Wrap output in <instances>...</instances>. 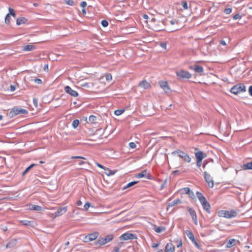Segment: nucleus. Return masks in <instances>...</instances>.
I'll list each match as a JSON object with an SVG mask.
<instances>
[{
  "label": "nucleus",
  "instance_id": "1",
  "mask_svg": "<svg viewBox=\"0 0 252 252\" xmlns=\"http://www.w3.org/2000/svg\"><path fill=\"white\" fill-rule=\"evenodd\" d=\"M196 195L201 204L203 209L208 213H211V206L209 202L207 201L205 197L200 192L197 191L196 192Z\"/></svg>",
  "mask_w": 252,
  "mask_h": 252
},
{
  "label": "nucleus",
  "instance_id": "2",
  "mask_svg": "<svg viewBox=\"0 0 252 252\" xmlns=\"http://www.w3.org/2000/svg\"><path fill=\"white\" fill-rule=\"evenodd\" d=\"M173 156L177 155L180 158L183 159L185 162L189 163L191 161V158L189 155L184 151L179 149H177L171 153Z\"/></svg>",
  "mask_w": 252,
  "mask_h": 252
},
{
  "label": "nucleus",
  "instance_id": "3",
  "mask_svg": "<svg viewBox=\"0 0 252 252\" xmlns=\"http://www.w3.org/2000/svg\"><path fill=\"white\" fill-rule=\"evenodd\" d=\"M176 74L178 79L180 80L183 81L186 79H189L191 77L190 73L183 69H180L176 71Z\"/></svg>",
  "mask_w": 252,
  "mask_h": 252
},
{
  "label": "nucleus",
  "instance_id": "4",
  "mask_svg": "<svg viewBox=\"0 0 252 252\" xmlns=\"http://www.w3.org/2000/svg\"><path fill=\"white\" fill-rule=\"evenodd\" d=\"M114 239V236L112 234H109L107 236L100 238L98 240L95 242V245L102 246L106 244L107 243L112 241Z\"/></svg>",
  "mask_w": 252,
  "mask_h": 252
},
{
  "label": "nucleus",
  "instance_id": "5",
  "mask_svg": "<svg viewBox=\"0 0 252 252\" xmlns=\"http://www.w3.org/2000/svg\"><path fill=\"white\" fill-rule=\"evenodd\" d=\"M246 92V87L243 84H238L234 85L230 90V92L237 94L240 92Z\"/></svg>",
  "mask_w": 252,
  "mask_h": 252
},
{
  "label": "nucleus",
  "instance_id": "6",
  "mask_svg": "<svg viewBox=\"0 0 252 252\" xmlns=\"http://www.w3.org/2000/svg\"><path fill=\"white\" fill-rule=\"evenodd\" d=\"M220 216L227 219L234 218L237 216V212L234 210L225 211L222 210L220 213Z\"/></svg>",
  "mask_w": 252,
  "mask_h": 252
},
{
  "label": "nucleus",
  "instance_id": "7",
  "mask_svg": "<svg viewBox=\"0 0 252 252\" xmlns=\"http://www.w3.org/2000/svg\"><path fill=\"white\" fill-rule=\"evenodd\" d=\"M120 239L121 240H133L137 239V236L135 234L131 233H125L122 234L120 237Z\"/></svg>",
  "mask_w": 252,
  "mask_h": 252
},
{
  "label": "nucleus",
  "instance_id": "8",
  "mask_svg": "<svg viewBox=\"0 0 252 252\" xmlns=\"http://www.w3.org/2000/svg\"><path fill=\"white\" fill-rule=\"evenodd\" d=\"M185 233L186 234V235H187L188 238L191 240L192 243L195 245V246L196 248H199V245L198 244L197 241L195 239V238H194L193 233L191 231H190V230H187L185 231Z\"/></svg>",
  "mask_w": 252,
  "mask_h": 252
},
{
  "label": "nucleus",
  "instance_id": "9",
  "mask_svg": "<svg viewBox=\"0 0 252 252\" xmlns=\"http://www.w3.org/2000/svg\"><path fill=\"white\" fill-rule=\"evenodd\" d=\"M67 207H59L58 208L57 211L52 214L53 218H56L62 216L67 211Z\"/></svg>",
  "mask_w": 252,
  "mask_h": 252
},
{
  "label": "nucleus",
  "instance_id": "10",
  "mask_svg": "<svg viewBox=\"0 0 252 252\" xmlns=\"http://www.w3.org/2000/svg\"><path fill=\"white\" fill-rule=\"evenodd\" d=\"M188 211L189 213L191 216L192 220L195 225H197V217L195 211L190 207L188 208Z\"/></svg>",
  "mask_w": 252,
  "mask_h": 252
},
{
  "label": "nucleus",
  "instance_id": "11",
  "mask_svg": "<svg viewBox=\"0 0 252 252\" xmlns=\"http://www.w3.org/2000/svg\"><path fill=\"white\" fill-rule=\"evenodd\" d=\"M64 89L66 93L70 94L72 96L77 97L78 95V93L76 91L72 90L68 86H66Z\"/></svg>",
  "mask_w": 252,
  "mask_h": 252
},
{
  "label": "nucleus",
  "instance_id": "12",
  "mask_svg": "<svg viewBox=\"0 0 252 252\" xmlns=\"http://www.w3.org/2000/svg\"><path fill=\"white\" fill-rule=\"evenodd\" d=\"M159 84L160 87L163 89L166 94H168L170 92V89L167 82L161 81L159 82Z\"/></svg>",
  "mask_w": 252,
  "mask_h": 252
},
{
  "label": "nucleus",
  "instance_id": "13",
  "mask_svg": "<svg viewBox=\"0 0 252 252\" xmlns=\"http://www.w3.org/2000/svg\"><path fill=\"white\" fill-rule=\"evenodd\" d=\"M136 178H143L142 181L145 182L146 180H153L154 177L152 174H136Z\"/></svg>",
  "mask_w": 252,
  "mask_h": 252
},
{
  "label": "nucleus",
  "instance_id": "14",
  "mask_svg": "<svg viewBox=\"0 0 252 252\" xmlns=\"http://www.w3.org/2000/svg\"><path fill=\"white\" fill-rule=\"evenodd\" d=\"M95 163L97 166L103 169L104 170L105 173H107V172H108V173H116L117 172V170H111L110 168L106 167L99 163L95 162Z\"/></svg>",
  "mask_w": 252,
  "mask_h": 252
},
{
  "label": "nucleus",
  "instance_id": "15",
  "mask_svg": "<svg viewBox=\"0 0 252 252\" xmlns=\"http://www.w3.org/2000/svg\"><path fill=\"white\" fill-rule=\"evenodd\" d=\"M204 178L208 186L211 188H213L214 185V181L210 174H204Z\"/></svg>",
  "mask_w": 252,
  "mask_h": 252
},
{
  "label": "nucleus",
  "instance_id": "16",
  "mask_svg": "<svg viewBox=\"0 0 252 252\" xmlns=\"http://www.w3.org/2000/svg\"><path fill=\"white\" fill-rule=\"evenodd\" d=\"M195 156L196 158V160H198L199 162L200 160H202L204 158L206 157L207 155L206 154L203 153L202 152L198 151L195 153Z\"/></svg>",
  "mask_w": 252,
  "mask_h": 252
},
{
  "label": "nucleus",
  "instance_id": "17",
  "mask_svg": "<svg viewBox=\"0 0 252 252\" xmlns=\"http://www.w3.org/2000/svg\"><path fill=\"white\" fill-rule=\"evenodd\" d=\"M241 169L239 170H236V172H238V171H240L241 170H252V161L244 163V164L241 165L240 166Z\"/></svg>",
  "mask_w": 252,
  "mask_h": 252
},
{
  "label": "nucleus",
  "instance_id": "18",
  "mask_svg": "<svg viewBox=\"0 0 252 252\" xmlns=\"http://www.w3.org/2000/svg\"><path fill=\"white\" fill-rule=\"evenodd\" d=\"M189 68L194 70L196 73H201L203 72L204 70V68L202 66L197 64L190 66Z\"/></svg>",
  "mask_w": 252,
  "mask_h": 252
},
{
  "label": "nucleus",
  "instance_id": "19",
  "mask_svg": "<svg viewBox=\"0 0 252 252\" xmlns=\"http://www.w3.org/2000/svg\"><path fill=\"white\" fill-rule=\"evenodd\" d=\"M18 114H19V108L16 107L13 108L8 113V115L10 118H12Z\"/></svg>",
  "mask_w": 252,
  "mask_h": 252
},
{
  "label": "nucleus",
  "instance_id": "20",
  "mask_svg": "<svg viewBox=\"0 0 252 252\" xmlns=\"http://www.w3.org/2000/svg\"><path fill=\"white\" fill-rule=\"evenodd\" d=\"M175 247L172 243H167L165 246V252H174Z\"/></svg>",
  "mask_w": 252,
  "mask_h": 252
},
{
  "label": "nucleus",
  "instance_id": "21",
  "mask_svg": "<svg viewBox=\"0 0 252 252\" xmlns=\"http://www.w3.org/2000/svg\"><path fill=\"white\" fill-rule=\"evenodd\" d=\"M171 200V198H169L168 200V206L169 207H173L174 206L177 205V204H178L179 203H181L182 201L181 199H175V200H174L173 201L171 202H169Z\"/></svg>",
  "mask_w": 252,
  "mask_h": 252
},
{
  "label": "nucleus",
  "instance_id": "22",
  "mask_svg": "<svg viewBox=\"0 0 252 252\" xmlns=\"http://www.w3.org/2000/svg\"><path fill=\"white\" fill-rule=\"evenodd\" d=\"M36 47L32 44L26 45L23 47V50L24 51H31L34 50Z\"/></svg>",
  "mask_w": 252,
  "mask_h": 252
},
{
  "label": "nucleus",
  "instance_id": "23",
  "mask_svg": "<svg viewBox=\"0 0 252 252\" xmlns=\"http://www.w3.org/2000/svg\"><path fill=\"white\" fill-rule=\"evenodd\" d=\"M237 241H238L235 239L229 240L226 243V248H230L234 246H235L236 245Z\"/></svg>",
  "mask_w": 252,
  "mask_h": 252
},
{
  "label": "nucleus",
  "instance_id": "24",
  "mask_svg": "<svg viewBox=\"0 0 252 252\" xmlns=\"http://www.w3.org/2000/svg\"><path fill=\"white\" fill-rule=\"evenodd\" d=\"M150 84L147 82L145 80H143L139 84V86L144 89H148L150 87Z\"/></svg>",
  "mask_w": 252,
  "mask_h": 252
},
{
  "label": "nucleus",
  "instance_id": "25",
  "mask_svg": "<svg viewBox=\"0 0 252 252\" xmlns=\"http://www.w3.org/2000/svg\"><path fill=\"white\" fill-rule=\"evenodd\" d=\"M88 235L91 241H92L95 240L98 237L99 233L98 232H94L88 234Z\"/></svg>",
  "mask_w": 252,
  "mask_h": 252
},
{
  "label": "nucleus",
  "instance_id": "26",
  "mask_svg": "<svg viewBox=\"0 0 252 252\" xmlns=\"http://www.w3.org/2000/svg\"><path fill=\"white\" fill-rule=\"evenodd\" d=\"M27 22V19L25 17L18 18L16 20V24L20 25L22 24H25Z\"/></svg>",
  "mask_w": 252,
  "mask_h": 252
},
{
  "label": "nucleus",
  "instance_id": "27",
  "mask_svg": "<svg viewBox=\"0 0 252 252\" xmlns=\"http://www.w3.org/2000/svg\"><path fill=\"white\" fill-rule=\"evenodd\" d=\"M139 182V181H132V182H129L126 186H125L122 188V190H125L126 189H128V188L135 185V184H136L137 183H138Z\"/></svg>",
  "mask_w": 252,
  "mask_h": 252
},
{
  "label": "nucleus",
  "instance_id": "28",
  "mask_svg": "<svg viewBox=\"0 0 252 252\" xmlns=\"http://www.w3.org/2000/svg\"><path fill=\"white\" fill-rule=\"evenodd\" d=\"M154 229L157 233H161L164 231L165 228L163 226H157V225H155Z\"/></svg>",
  "mask_w": 252,
  "mask_h": 252
},
{
  "label": "nucleus",
  "instance_id": "29",
  "mask_svg": "<svg viewBox=\"0 0 252 252\" xmlns=\"http://www.w3.org/2000/svg\"><path fill=\"white\" fill-rule=\"evenodd\" d=\"M30 208L32 210H35L37 211H42L43 210V208L42 207L36 205H32Z\"/></svg>",
  "mask_w": 252,
  "mask_h": 252
},
{
  "label": "nucleus",
  "instance_id": "30",
  "mask_svg": "<svg viewBox=\"0 0 252 252\" xmlns=\"http://www.w3.org/2000/svg\"><path fill=\"white\" fill-rule=\"evenodd\" d=\"M113 175V174H105L104 176L103 174H101L104 180L108 183H111V182L109 181V178Z\"/></svg>",
  "mask_w": 252,
  "mask_h": 252
},
{
  "label": "nucleus",
  "instance_id": "31",
  "mask_svg": "<svg viewBox=\"0 0 252 252\" xmlns=\"http://www.w3.org/2000/svg\"><path fill=\"white\" fill-rule=\"evenodd\" d=\"M181 194H188L190 191V189L188 187H186L180 190Z\"/></svg>",
  "mask_w": 252,
  "mask_h": 252
},
{
  "label": "nucleus",
  "instance_id": "32",
  "mask_svg": "<svg viewBox=\"0 0 252 252\" xmlns=\"http://www.w3.org/2000/svg\"><path fill=\"white\" fill-rule=\"evenodd\" d=\"M37 165V164H31L30 166H29L28 167H27L23 172L22 173H27L29 170L30 169H31L33 167Z\"/></svg>",
  "mask_w": 252,
  "mask_h": 252
},
{
  "label": "nucleus",
  "instance_id": "33",
  "mask_svg": "<svg viewBox=\"0 0 252 252\" xmlns=\"http://www.w3.org/2000/svg\"><path fill=\"white\" fill-rule=\"evenodd\" d=\"M79 124V121L77 119L74 120L72 123V126L74 128H76L78 127Z\"/></svg>",
  "mask_w": 252,
  "mask_h": 252
},
{
  "label": "nucleus",
  "instance_id": "34",
  "mask_svg": "<svg viewBox=\"0 0 252 252\" xmlns=\"http://www.w3.org/2000/svg\"><path fill=\"white\" fill-rule=\"evenodd\" d=\"M10 14H7L6 15V16H5V23L7 24V25H9L10 23Z\"/></svg>",
  "mask_w": 252,
  "mask_h": 252
},
{
  "label": "nucleus",
  "instance_id": "35",
  "mask_svg": "<svg viewBox=\"0 0 252 252\" xmlns=\"http://www.w3.org/2000/svg\"><path fill=\"white\" fill-rule=\"evenodd\" d=\"M124 109H117L114 111V114L117 116H119L124 112Z\"/></svg>",
  "mask_w": 252,
  "mask_h": 252
},
{
  "label": "nucleus",
  "instance_id": "36",
  "mask_svg": "<svg viewBox=\"0 0 252 252\" xmlns=\"http://www.w3.org/2000/svg\"><path fill=\"white\" fill-rule=\"evenodd\" d=\"M96 120V117L94 115H91L89 118V122L93 123Z\"/></svg>",
  "mask_w": 252,
  "mask_h": 252
},
{
  "label": "nucleus",
  "instance_id": "37",
  "mask_svg": "<svg viewBox=\"0 0 252 252\" xmlns=\"http://www.w3.org/2000/svg\"><path fill=\"white\" fill-rule=\"evenodd\" d=\"M8 10L9 12V13L8 14H10V16L11 15L13 17H16V14L15 13L14 9L12 8L9 7Z\"/></svg>",
  "mask_w": 252,
  "mask_h": 252
},
{
  "label": "nucleus",
  "instance_id": "38",
  "mask_svg": "<svg viewBox=\"0 0 252 252\" xmlns=\"http://www.w3.org/2000/svg\"><path fill=\"white\" fill-rule=\"evenodd\" d=\"M105 77L106 80L107 81H110L112 79V77L110 73L105 74Z\"/></svg>",
  "mask_w": 252,
  "mask_h": 252
},
{
  "label": "nucleus",
  "instance_id": "39",
  "mask_svg": "<svg viewBox=\"0 0 252 252\" xmlns=\"http://www.w3.org/2000/svg\"><path fill=\"white\" fill-rule=\"evenodd\" d=\"M28 113V112L27 110H26L25 109H22V108H19V114H21L25 115V114H27Z\"/></svg>",
  "mask_w": 252,
  "mask_h": 252
},
{
  "label": "nucleus",
  "instance_id": "40",
  "mask_svg": "<svg viewBox=\"0 0 252 252\" xmlns=\"http://www.w3.org/2000/svg\"><path fill=\"white\" fill-rule=\"evenodd\" d=\"M181 4L184 9H187L188 8V3L186 1H182Z\"/></svg>",
  "mask_w": 252,
  "mask_h": 252
},
{
  "label": "nucleus",
  "instance_id": "41",
  "mask_svg": "<svg viewBox=\"0 0 252 252\" xmlns=\"http://www.w3.org/2000/svg\"><path fill=\"white\" fill-rule=\"evenodd\" d=\"M101 25L103 27H106L108 26V22L107 20H103L101 22Z\"/></svg>",
  "mask_w": 252,
  "mask_h": 252
},
{
  "label": "nucleus",
  "instance_id": "42",
  "mask_svg": "<svg viewBox=\"0 0 252 252\" xmlns=\"http://www.w3.org/2000/svg\"><path fill=\"white\" fill-rule=\"evenodd\" d=\"M91 206V203L89 202H87L85 205H84V210L87 211L88 210L89 208Z\"/></svg>",
  "mask_w": 252,
  "mask_h": 252
},
{
  "label": "nucleus",
  "instance_id": "43",
  "mask_svg": "<svg viewBox=\"0 0 252 252\" xmlns=\"http://www.w3.org/2000/svg\"><path fill=\"white\" fill-rule=\"evenodd\" d=\"M232 12L231 8H226L224 9V12L226 14H229Z\"/></svg>",
  "mask_w": 252,
  "mask_h": 252
},
{
  "label": "nucleus",
  "instance_id": "44",
  "mask_svg": "<svg viewBox=\"0 0 252 252\" xmlns=\"http://www.w3.org/2000/svg\"><path fill=\"white\" fill-rule=\"evenodd\" d=\"M24 225H30L31 224L32 222L31 221H29L27 220H24L22 221Z\"/></svg>",
  "mask_w": 252,
  "mask_h": 252
},
{
  "label": "nucleus",
  "instance_id": "45",
  "mask_svg": "<svg viewBox=\"0 0 252 252\" xmlns=\"http://www.w3.org/2000/svg\"><path fill=\"white\" fill-rule=\"evenodd\" d=\"M65 3L69 5H73L74 1L73 0H65Z\"/></svg>",
  "mask_w": 252,
  "mask_h": 252
},
{
  "label": "nucleus",
  "instance_id": "46",
  "mask_svg": "<svg viewBox=\"0 0 252 252\" xmlns=\"http://www.w3.org/2000/svg\"><path fill=\"white\" fill-rule=\"evenodd\" d=\"M33 103L35 108L38 107V100L36 98L34 97L33 98Z\"/></svg>",
  "mask_w": 252,
  "mask_h": 252
},
{
  "label": "nucleus",
  "instance_id": "47",
  "mask_svg": "<svg viewBox=\"0 0 252 252\" xmlns=\"http://www.w3.org/2000/svg\"><path fill=\"white\" fill-rule=\"evenodd\" d=\"M167 179H166L164 181V182L161 184V185L160 186V189H162L164 188L165 185L167 184Z\"/></svg>",
  "mask_w": 252,
  "mask_h": 252
},
{
  "label": "nucleus",
  "instance_id": "48",
  "mask_svg": "<svg viewBox=\"0 0 252 252\" xmlns=\"http://www.w3.org/2000/svg\"><path fill=\"white\" fill-rule=\"evenodd\" d=\"M242 16L240 15V14H237L233 16V19L236 20L238 19L241 18Z\"/></svg>",
  "mask_w": 252,
  "mask_h": 252
},
{
  "label": "nucleus",
  "instance_id": "49",
  "mask_svg": "<svg viewBox=\"0 0 252 252\" xmlns=\"http://www.w3.org/2000/svg\"><path fill=\"white\" fill-rule=\"evenodd\" d=\"M129 146L131 149H134L136 147V144L134 142H130L129 143Z\"/></svg>",
  "mask_w": 252,
  "mask_h": 252
},
{
  "label": "nucleus",
  "instance_id": "50",
  "mask_svg": "<svg viewBox=\"0 0 252 252\" xmlns=\"http://www.w3.org/2000/svg\"><path fill=\"white\" fill-rule=\"evenodd\" d=\"M154 28L155 30L157 31H160L163 30V28L162 27H160L159 25L155 26Z\"/></svg>",
  "mask_w": 252,
  "mask_h": 252
},
{
  "label": "nucleus",
  "instance_id": "51",
  "mask_svg": "<svg viewBox=\"0 0 252 252\" xmlns=\"http://www.w3.org/2000/svg\"><path fill=\"white\" fill-rule=\"evenodd\" d=\"M84 241L85 242H88L91 241L90 239L89 238V236L88 235L85 237V238H84Z\"/></svg>",
  "mask_w": 252,
  "mask_h": 252
},
{
  "label": "nucleus",
  "instance_id": "52",
  "mask_svg": "<svg viewBox=\"0 0 252 252\" xmlns=\"http://www.w3.org/2000/svg\"><path fill=\"white\" fill-rule=\"evenodd\" d=\"M34 81L38 84H41L42 83V80L40 79H34Z\"/></svg>",
  "mask_w": 252,
  "mask_h": 252
},
{
  "label": "nucleus",
  "instance_id": "53",
  "mask_svg": "<svg viewBox=\"0 0 252 252\" xmlns=\"http://www.w3.org/2000/svg\"><path fill=\"white\" fill-rule=\"evenodd\" d=\"M71 158H79L82 159H86L85 158L81 156H73L71 157Z\"/></svg>",
  "mask_w": 252,
  "mask_h": 252
},
{
  "label": "nucleus",
  "instance_id": "54",
  "mask_svg": "<svg viewBox=\"0 0 252 252\" xmlns=\"http://www.w3.org/2000/svg\"><path fill=\"white\" fill-rule=\"evenodd\" d=\"M188 194L189 195V196L190 197H191L192 198H193L194 197V194L193 192L190 190L189 193H188Z\"/></svg>",
  "mask_w": 252,
  "mask_h": 252
},
{
  "label": "nucleus",
  "instance_id": "55",
  "mask_svg": "<svg viewBox=\"0 0 252 252\" xmlns=\"http://www.w3.org/2000/svg\"><path fill=\"white\" fill-rule=\"evenodd\" d=\"M166 45H167V44H166V42H161V43H160V46L162 48H164V49H165V48H166Z\"/></svg>",
  "mask_w": 252,
  "mask_h": 252
},
{
  "label": "nucleus",
  "instance_id": "56",
  "mask_svg": "<svg viewBox=\"0 0 252 252\" xmlns=\"http://www.w3.org/2000/svg\"><path fill=\"white\" fill-rule=\"evenodd\" d=\"M87 5V2L85 1H83L81 2L80 6L82 7H85Z\"/></svg>",
  "mask_w": 252,
  "mask_h": 252
},
{
  "label": "nucleus",
  "instance_id": "57",
  "mask_svg": "<svg viewBox=\"0 0 252 252\" xmlns=\"http://www.w3.org/2000/svg\"><path fill=\"white\" fill-rule=\"evenodd\" d=\"M48 64H46L44 65V70L45 71H46V72H48V70H49V68H48Z\"/></svg>",
  "mask_w": 252,
  "mask_h": 252
},
{
  "label": "nucleus",
  "instance_id": "58",
  "mask_svg": "<svg viewBox=\"0 0 252 252\" xmlns=\"http://www.w3.org/2000/svg\"><path fill=\"white\" fill-rule=\"evenodd\" d=\"M120 251V248L118 247H115L113 249V252H119Z\"/></svg>",
  "mask_w": 252,
  "mask_h": 252
},
{
  "label": "nucleus",
  "instance_id": "59",
  "mask_svg": "<svg viewBox=\"0 0 252 252\" xmlns=\"http://www.w3.org/2000/svg\"><path fill=\"white\" fill-rule=\"evenodd\" d=\"M249 93L252 96V85L249 87Z\"/></svg>",
  "mask_w": 252,
  "mask_h": 252
},
{
  "label": "nucleus",
  "instance_id": "60",
  "mask_svg": "<svg viewBox=\"0 0 252 252\" xmlns=\"http://www.w3.org/2000/svg\"><path fill=\"white\" fill-rule=\"evenodd\" d=\"M16 89V87L13 86V85H11L10 86V91H12V92H13Z\"/></svg>",
  "mask_w": 252,
  "mask_h": 252
},
{
  "label": "nucleus",
  "instance_id": "61",
  "mask_svg": "<svg viewBox=\"0 0 252 252\" xmlns=\"http://www.w3.org/2000/svg\"><path fill=\"white\" fill-rule=\"evenodd\" d=\"M170 23H171V24L172 25H174L176 23H177V22L175 20H172L170 21Z\"/></svg>",
  "mask_w": 252,
  "mask_h": 252
},
{
  "label": "nucleus",
  "instance_id": "62",
  "mask_svg": "<svg viewBox=\"0 0 252 252\" xmlns=\"http://www.w3.org/2000/svg\"><path fill=\"white\" fill-rule=\"evenodd\" d=\"M197 162H196V164H197V166L198 167H200L201 165V163H202V160H200L199 162L198 161V160H196Z\"/></svg>",
  "mask_w": 252,
  "mask_h": 252
},
{
  "label": "nucleus",
  "instance_id": "63",
  "mask_svg": "<svg viewBox=\"0 0 252 252\" xmlns=\"http://www.w3.org/2000/svg\"><path fill=\"white\" fill-rule=\"evenodd\" d=\"M82 203L80 200H78L76 202V205H77L78 206L82 205Z\"/></svg>",
  "mask_w": 252,
  "mask_h": 252
},
{
  "label": "nucleus",
  "instance_id": "64",
  "mask_svg": "<svg viewBox=\"0 0 252 252\" xmlns=\"http://www.w3.org/2000/svg\"><path fill=\"white\" fill-rule=\"evenodd\" d=\"M1 229H2V230L4 232H5L7 230V227L6 226H2Z\"/></svg>",
  "mask_w": 252,
  "mask_h": 252
}]
</instances>
